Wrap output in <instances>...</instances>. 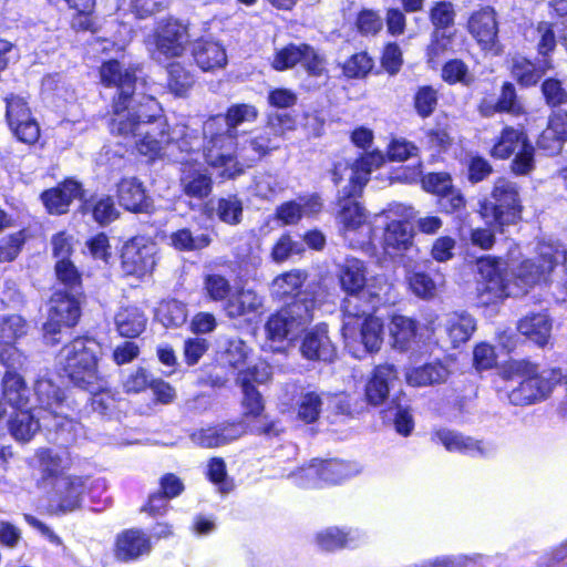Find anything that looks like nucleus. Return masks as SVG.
<instances>
[{
    "instance_id": "obj_1",
    "label": "nucleus",
    "mask_w": 567,
    "mask_h": 567,
    "mask_svg": "<svg viewBox=\"0 0 567 567\" xmlns=\"http://www.w3.org/2000/svg\"><path fill=\"white\" fill-rule=\"evenodd\" d=\"M365 261L348 256L337 265V279L344 297L340 303L341 336L346 346L360 342L368 353H377L383 343V321L377 316L382 297L369 284Z\"/></svg>"
},
{
    "instance_id": "obj_2",
    "label": "nucleus",
    "mask_w": 567,
    "mask_h": 567,
    "mask_svg": "<svg viewBox=\"0 0 567 567\" xmlns=\"http://www.w3.org/2000/svg\"><path fill=\"white\" fill-rule=\"evenodd\" d=\"M54 277L61 287L50 298L51 307L49 316L43 323L45 337L51 339L52 344H58V336L63 328H74L81 318V301L85 299L83 272L72 259L55 260Z\"/></svg>"
},
{
    "instance_id": "obj_3",
    "label": "nucleus",
    "mask_w": 567,
    "mask_h": 567,
    "mask_svg": "<svg viewBox=\"0 0 567 567\" xmlns=\"http://www.w3.org/2000/svg\"><path fill=\"white\" fill-rule=\"evenodd\" d=\"M61 353V371L73 386L92 391L104 381L99 370L102 344L95 338L78 336L63 346Z\"/></svg>"
},
{
    "instance_id": "obj_4",
    "label": "nucleus",
    "mask_w": 567,
    "mask_h": 567,
    "mask_svg": "<svg viewBox=\"0 0 567 567\" xmlns=\"http://www.w3.org/2000/svg\"><path fill=\"white\" fill-rule=\"evenodd\" d=\"M524 209L518 183L501 176L494 181L489 196L478 202L477 214L485 225L503 234L523 220Z\"/></svg>"
},
{
    "instance_id": "obj_5",
    "label": "nucleus",
    "mask_w": 567,
    "mask_h": 567,
    "mask_svg": "<svg viewBox=\"0 0 567 567\" xmlns=\"http://www.w3.org/2000/svg\"><path fill=\"white\" fill-rule=\"evenodd\" d=\"M488 155L495 161L511 159L514 176H527L536 168V148L523 125H503L492 138Z\"/></svg>"
},
{
    "instance_id": "obj_6",
    "label": "nucleus",
    "mask_w": 567,
    "mask_h": 567,
    "mask_svg": "<svg viewBox=\"0 0 567 567\" xmlns=\"http://www.w3.org/2000/svg\"><path fill=\"white\" fill-rule=\"evenodd\" d=\"M205 140L202 155L205 164L218 171L220 181H235L245 173L237 157V137L220 130L218 126L205 125Z\"/></svg>"
},
{
    "instance_id": "obj_7",
    "label": "nucleus",
    "mask_w": 567,
    "mask_h": 567,
    "mask_svg": "<svg viewBox=\"0 0 567 567\" xmlns=\"http://www.w3.org/2000/svg\"><path fill=\"white\" fill-rule=\"evenodd\" d=\"M142 65L132 63L125 66L115 58L107 59L97 69L100 84L106 89H115L111 106L114 115L125 113L134 99L138 74Z\"/></svg>"
},
{
    "instance_id": "obj_8",
    "label": "nucleus",
    "mask_w": 567,
    "mask_h": 567,
    "mask_svg": "<svg viewBox=\"0 0 567 567\" xmlns=\"http://www.w3.org/2000/svg\"><path fill=\"white\" fill-rule=\"evenodd\" d=\"M478 280L476 299L480 306L488 308L503 303L509 296V279L506 261L502 256L482 255L475 259Z\"/></svg>"
},
{
    "instance_id": "obj_9",
    "label": "nucleus",
    "mask_w": 567,
    "mask_h": 567,
    "mask_svg": "<svg viewBox=\"0 0 567 567\" xmlns=\"http://www.w3.org/2000/svg\"><path fill=\"white\" fill-rule=\"evenodd\" d=\"M3 102L6 104L4 121L12 136L28 146L35 145L40 140L41 128L28 97L11 92L3 97Z\"/></svg>"
},
{
    "instance_id": "obj_10",
    "label": "nucleus",
    "mask_w": 567,
    "mask_h": 567,
    "mask_svg": "<svg viewBox=\"0 0 567 567\" xmlns=\"http://www.w3.org/2000/svg\"><path fill=\"white\" fill-rule=\"evenodd\" d=\"M465 29L483 52L501 54L499 21L494 7L485 4L473 10L466 20Z\"/></svg>"
},
{
    "instance_id": "obj_11",
    "label": "nucleus",
    "mask_w": 567,
    "mask_h": 567,
    "mask_svg": "<svg viewBox=\"0 0 567 567\" xmlns=\"http://www.w3.org/2000/svg\"><path fill=\"white\" fill-rule=\"evenodd\" d=\"M561 372L559 369L551 370V377L545 378L538 372L535 363L528 375H525L518 385L508 392V400L513 405L526 406L544 401L549 396L556 383H559Z\"/></svg>"
},
{
    "instance_id": "obj_12",
    "label": "nucleus",
    "mask_w": 567,
    "mask_h": 567,
    "mask_svg": "<svg viewBox=\"0 0 567 567\" xmlns=\"http://www.w3.org/2000/svg\"><path fill=\"white\" fill-rule=\"evenodd\" d=\"M155 246L142 236L128 238L120 249V267L125 277L143 278L156 266Z\"/></svg>"
},
{
    "instance_id": "obj_13",
    "label": "nucleus",
    "mask_w": 567,
    "mask_h": 567,
    "mask_svg": "<svg viewBox=\"0 0 567 567\" xmlns=\"http://www.w3.org/2000/svg\"><path fill=\"white\" fill-rule=\"evenodd\" d=\"M151 37L155 51L165 59L184 55L189 42L188 27L172 16L159 20Z\"/></svg>"
},
{
    "instance_id": "obj_14",
    "label": "nucleus",
    "mask_w": 567,
    "mask_h": 567,
    "mask_svg": "<svg viewBox=\"0 0 567 567\" xmlns=\"http://www.w3.org/2000/svg\"><path fill=\"white\" fill-rule=\"evenodd\" d=\"M299 353L305 360L312 363L334 362L338 350L331 340L329 326L326 322H319L302 332L299 340Z\"/></svg>"
},
{
    "instance_id": "obj_15",
    "label": "nucleus",
    "mask_w": 567,
    "mask_h": 567,
    "mask_svg": "<svg viewBox=\"0 0 567 567\" xmlns=\"http://www.w3.org/2000/svg\"><path fill=\"white\" fill-rule=\"evenodd\" d=\"M0 364L4 367V372H20L23 370L27 357L16 346V341L25 334V322L20 316H9L0 324Z\"/></svg>"
},
{
    "instance_id": "obj_16",
    "label": "nucleus",
    "mask_w": 567,
    "mask_h": 567,
    "mask_svg": "<svg viewBox=\"0 0 567 567\" xmlns=\"http://www.w3.org/2000/svg\"><path fill=\"white\" fill-rule=\"evenodd\" d=\"M153 550L150 534L142 528L130 527L118 532L113 542L112 553L117 563L128 564L148 556Z\"/></svg>"
},
{
    "instance_id": "obj_17",
    "label": "nucleus",
    "mask_w": 567,
    "mask_h": 567,
    "mask_svg": "<svg viewBox=\"0 0 567 567\" xmlns=\"http://www.w3.org/2000/svg\"><path fill=\"white\" fill-rule=\"evenodd\" d=\"M248 434L244 420L235 419L200 427L190 434V440L199 447L216 449L227 445Z\"/></svg>"
},
{
    "instance_id": "obj_18",
    "label": "nucleus",
    "mask_w": 567,
    "mask_h": 567,
    "mask_svg": "<svg viewBox=\"0 0 567 567\" xmlns=\"http://www.w3.org/2000/svg\"><path fill=\"white\" fill-rule=\"evenodd\" d=\"M83 184L75 177H64L55 186L40 193V200L49 215L62 216L70 212L74 199L81 202Z\"/></svg>"
},
{
    "instance_id": "obj_19",
    "label": "nucleus",
    "mask_w": 567,
    "mask_h": 567,
    "mask_svg": "<svg viewBox=\"0 0 567 567\" xmlns=\"http://www.w3.org/2000/svg\"><path fill=\"white\" fill-rule=\"evenodd\" d=\"M353 475L351 463L339 458H313L306 468V477L313 488L339 485Z\"/></svg>"
},
{
    "instance_id": "obj_20",
    "label": "nucleus",
    "mask_w": 567,
    "mask_h": 567,
    "mask_svg": "<svg viewBox=\"0 0 567 567\" xmlns=\"http://www.w3.org/2000/svg\"><path fill=\"white\" fill-rule=\"evenodd\" d=\"M557 258L551 252H542L532 258H525L516 267L514 279L526 290L550 282L551 272L557 267Z\"/></svg>"
},
{
    "instance_id": "obj_21",
    "label": "nucleus",
    "mask_w": 567,
    "mask_h": 567,
    "mask_svg": "<svg viewBox=\"0 0 567 567\" xmlns=\"http://www.w3.org/2000/svg\"><path fill=\"white\" fill-rule=\"evenodd\" d=\"M399 379L398 368L393 363H380L373 367L364 383L363 399L369 409L383 405L389 399L390 386Z\"/></svg>"
},
{
    "instance_id": "obj_22",
    "label": "nucleus",
    "mask_w": 567,
    "mask_h": 567,
    "mask_svg": "<svg viewBox=\"0 0 567 567\" xmlns=\"http://www.w3.org/2000/svg\"><path fill=\"white\" fill-rule=\"evenodd\" d=\"M87 481L89 476L66 475L53 482L51 486L56 511L68 513L79 509L82 506Z\"/></svg>"
},
{
    "instance_id": "obj_23",
    "label": "nucleus",
    "mask_w": 567,
    "mask_h": 567,
    "mask_svg": "<svg viewBox=\"0 0 567 567\" xmlns=\"http://www.w3.org/2000/svg\"><path fill=\"white\" fill-rule=\"evenodd\" d=\"M213 175L204 167L186 163L179 176L181 192L189 199L203 202L210 197L214 190Z\"/></svg>"
},
{
    "instance_id": "obj_24",
    "label": "nucleus",
    "mask_w": 567,
    "mask_h": 567,
    "mask_svg": "<svg viewBox=\"0 0 567 567\" xmlns=\"http://www.w3.org/2000/svg\"><path fill=\"white\" fill-rule=\"evenodd\" d=\"M140 130L141 138L135 143L138 154L154 161L162 154L163 144L169 141V130L165 120L152 116Z\"/></svg>"
},
{
    "instance_id": "obj_25",
    "label": "nucleus",
    "mask_w": 567,
    "mask_h": 567,
    "mask_svg": "<svg viewBox=\"0 0 567 567\" xmlns=\"http://www.w3.org/2000/svg\"><path fill=\"white\" fill-rule=\"evenodd\" d=\"M259 111L254 104L234 103L226 109L225 113L210 115L206 121V126L221 128L225 125L223 131L238 138V126L244 123H252L257 121Z\"/></svg>"
},
{
    "instance_id": "obj_26",
    "label": "nucleus",
    "mask_w": 567,
    "mask_h": 567,
    "mask_svg": "<svg viewBox=\"0 0 567 567\" xmlns=\"http://www.w3.org/2000/svg\"><path fill=\"white\" fill-rule=\"evenodd\" d=\"M477 111L483 117H492L495 114H511L519 116L525 113L514 83L505 81L501 85V92L496 102L482 99L477 104Z\"/></svg>"
},
{
    "instance_id": "obj_27",
    "label": "nucleus",
    "mask_w": 567,
    "mask_h": 567,
    "mask_svg": "<svg viewBox=\"0 0 567 567\" xmlns=\"http://www.w3.org/2000/svg\"><path fill=\"white\" fill-rule=\"evenodd\" d=\"M79 212L83 216L90 215L100 226L110 225L120 216L115 200L111 195H87L85 189L79 205Z\"/></svg>"
},
{
    "instance_id": "obj_28",
    "label": "nucleus",
    "mask_w": 567,
    "mask_h": 567,
    "mask_svg": "<svg viewBox=\"0 0 567 567\" xmlns=\"http://www.w3.org/2000/svg\"><path fill=\"white\" fill-rule=\"evenodd\" d=\"M375 157H378L375 166L379 167L383 162V157L380 153H368L359 156L354 162H351L349 183L342 189L346 199L357 198L362 195L363 188L370 179L372 164Z\"/></svg>"
},
{
    "instance_id": "obj_29",
    "label": "nucleus",
    "mask_w": 567,
    "mask_h": 567,
    "mask_svg": "<svg viewBox=\"0 0 567 567\" xmlns=\"http://www.w3.org/2000/svg\"><path fill=\"white\" fill-rule=\"evenodd\" d=\"M553 69V60H542L537 64L526 56H518L513 59L509 73L520 87L528 89L536 86L542 78Z\"/></svg>"
},
{
    "instance_id": "obj_30",
    "label": "nucleus",
    "mask_w": 567,
    "mask_h": 567,
    "mask_svg": "<svg viewBox=\"0 0 567 567\" xmlns=\"http://www.w3.org/2000/svg\"><path fill=\"white\" fill-rule=\"evenodd\" d=\"M516 328L529 342L545 348L551 336L553 321L545 312H532L520 318Z\"/></svg>"
},
{
    "instance_id": "obj_31",
    "label": "nucleus",
    "mask_w": 567,
    "mask_h": 567,
    "mask_svg": "<svg viewBox=\"0 0 567 567\" xmlns=\"http://www.w3.org/2000/svg\"><path fill=\"white\" fill-rule=\"evenodd\" d=\"M432 440L442 444L449 452H457L461 454H478L485 455L486 450L483 441L475 440L472 436L464 435L461 432L439 429L432 433Z\"/></svg>"
},
{
    "instance_id": "obj_32",
    "label": "nucleus",
    "mask_w": 567,
    "mask_h": 567,
    "mask_svg": "<svg viewBox=\"0 0 567 567\" xmlns=\"http://www.w3.org/2000/svg\"><path fill=\"white\" fill-rule=\"evenodd\" d=\"M120 205L131 213H147L151 207L146 189L136 177L122 178L117 185Z\"/></svg>"
},
{
    "instance_id": "obj_33",
    "label": "nucleus",
    "mask_w": 567,
    "mask_h": 567,
    "mask_svg": "<svg viewBox=\"0 0 567 567\" xmlns=\"http://www.w3.org/2000/svg\"><path fill=\"white\" fill-rule=\"evenodd\" d=\"M204 213L207 217L215 215L220 223L234 227L243 221L244 203L238 194L230 193L218 197L215 208L205 206Z\"/></svg>"
},
{
    "instance_id": "obj_34",
    "label": "nucleus",
    "mask_w": 567,
    "mask_h": 567,
    "mask_svg": "<svg viewBox=\"0 0 567 567\" xmlns=\"http://www.w3.org/2000/svg\"><path fill=\"white\" fill-rule=\"evenodd\" d=\"M192 54L196 64L205 72L223 68L227 62L225 48L212 40H196Z\"/></svg>"
},
{
    "instance_id": "obj_35",
    "label": "nucleus",
    "mask_w": 567,
    "mask_h": 567,
    "mask_svg": "<svg viewBox=\"0 0 567 567\" xmlns=\"http://www.w3.org/2000/svg\"><path fill=\"white\" fill-rule=\"evenodd\" d=\"M8 431L17 442L25 444L40 431V422L31 409H14L8 420Z\"/></svg>"
},
{
    "instance_id": "obj_36",
    "label": "nucleus",
    "mask_w": 567,
    "mask_h": 567,
    "mask_svg": "<svg viewBox=\"0 0 567 567\" xmlns=\"http://www.w3.org/2000/svg\"><path fill=\"white\" fill-rule=\"evenodd\" d=\"M118 336L125 339L138 338L146 329L147 318L136 306L121 308L114 318Z\"/></svg>"
},
{
    "instance_id": "obj_37",
    "label": "nucleus",
    "mask_w": 567,
    "mask_h": 567,
    "mask_svg": "<svg viewBox=\"0 0 567 567\" xmlns=\"http://www.w3.org/2000/svg\"><path fill=\"white\" fill-rule=\"evenodd\" d=\"M385 411L394 412L393 425L398 434L408 437L414 430L410 399L402 390L396 391L386 404Z\"/></svg>"
},
{
    "instance_id": "obj_38",
    "label": "nucleus",
    "mask_w": 567,
    "mask_h": 567,
    "mask_svg": "<svg viewBox=\"0 0 567 567\" xmlns=\"http://www.w3.org/2000/svg\"><path fill=\"white\" fill-rule=\"evenodd\" d=\"M0 388L2 398L13 409L23 408L29 403V388L20 372H4Z\"/></svg>"
},
{
    "instance_id": "obj_39",
    "label": "nucleus",
    "mask_w": 567,
    "mask_h": 567,
    "mask_svg": "<svg viewBox=\"0 0 567 567\" xmlns=\"http://www.w3.org/2000/svg\"><path fill=\"white\" fill-rule=\"evenodd\" d=\"M414 233L406 220H391L384 227L383 247L394 252H405L413 246Z\"/></svg>"
},
{
    "instance_id": "obj_40",
    "label": "nucleus",
    "mask_w": 567,
    "mask_h": 567,
    "mask_svg": "<svg viewBox=\"0 0 567 567\" xmlns=\"http://www.w3.org/2000/svg\"><path fill=\"white\" fill-rule=\"evenodd\" d=\"M449 373L442 362H429L410 369L405 373V380L412 386H427L445 382Z\"/></svg>"
},
{
    "instance_id": "obj_41",
    "label": "nucleus",
    "mask_w": 567,
    "mask_h": 567,
    "mask_svg": "<svg viewBox=\"0 0 567 567\" xmlns=\"http://www.w3.org/2000/svg\"><path fill=\"white\" fill-rule=\"evenodd\" d=\"M419 323L416 320L395 315L390 321V334L393 347L400 351H408L416 342Z\"/></svg>"
},
{
    "instance_id": "obj_42",
    "label": "nucleus",
    "mask_w": 567,
    "mask_h": 567,
    "mask_svg": "<svg viewBox=\"0 0 567 567\" xmlns=\"http://www.w3.org/2000/svg\"><path fill=\"white\" fill-rule=\"evenodd\" d=\"M332 412L347 417H355L370 411L361 393L338 392L331 398Z\"/></svg>"
},
{
    "instance_id": "obj_43",
    "label": "nucleus",
    "mask_w": 567,
    "mask_h": 567,
    "mask_svg": "<svg viewBox=\"0 0 567 567\" xmlns=\"http://www.w3.org/2000/svg\"><path fill=\"white\" fill-rule=\"evenodd\" d=\"M354 540L351 529L338 526L327 527L315 534V542L320 550L332 553L344 549Z\"/></svg>"
},
{
    "instance_id": "obj_44",
    "label": "nucleus",
    "mask_w": 567,
    "mask_h": 567,
    "mask_svg": "<svg viewBox=\"0 0 567 567\" xmlns=\"http://www.w3.org/2000/svg\"><path fill=\"white\" fill-rule=\"evenodd\" d=\"M166 85L176 96H185L195 84V75L185 63L173 61L166 65Z\"/></svg>"
},
{
    "instance_id": "obj_45",
    "label": "nucleus",
    "mask_w": 567,
    "mask_h": 567,
    "mask_svg": "<svg viewBox=\"0 0 567 567\" xmlns=\"http://www.w3.org/2000/svg\"><path fill=\"white\" fill-rule=\"evenodd\" d=\"M34 393L41 406L48 410L62 409L68 395L49 378H39L34 383Z\"/></svg>"
},
{
    "instance_id": "obj_46",
    "label": "nucleus",
    "mask_w": 567,
    "mask_h": 567,
    "mask_svg": "<svg viewBox=\"0 0 567 567\" xmlns=\"http://www.w3.org/2000/svg\"><path fill=\"white\" fill-rule=\"evenodd\" d=\"M35 456L41 466L42 481L49 482L52 485L53 482H58L66 476L65 471L69 468V465L64 464L62 456L54 453L51 449H38Z\"/></svg>"
},
{
    "instance_id": "obj_47",
    "label": "nucleus",
    "mask_w": 567,
    "mask_h": 567,
    "mask_svg": "<svg viewBox=\"0 0 567 567\" xmlns=\"http://www.w3.org/2000/svg\"><path fill=\"white\" fill-rule=\"evenodd\" d=\"M155 318L165 328H179L186 323L188 310L186 305L177 299L162 300L156 308Z\"/></svg>"
},
{
    "instance_id": "obj_48",
    "label": "nucleus",
    "mask_w": 567,
    "mask_h": 567,
    "mask_svg": "<svg viewBox=\"0 0 567 567\" xmlns=\"http://www.w3.org/2000/svg\"><path fill=\"white\" fill-rule=\"evenodd\" d=\"M280 309L299 328L312 320L315 299L309 297V293L299 295L285 302Z\"/></svg>"
},
{
    "instance_id": "obj_49",
    "label": "nucleus",
    "mask_w": 567,
    "mask_h": 567,
    "mask_svg": "<svg viewBox=\"0 0 567 567\" xmlns=\"http://www.w3.org/2000/svg\"><path fill=\"white\" fill-rule=\"evenodd\" d=\"M272 379V367L267 359L257 358L237 372L235 382L237 385H244L247 381L249 385L266 384Z\"/></svg>"
},
{
    "instance_id": "obj_50",
    "label": "nucleus",
    "mask_w": 567,
    "mask_h": 567,
    "mask_svg": "<svg viewBox=\"0 0 567 567\" xmlns=\"http://www.w3.org/2000/svg\"><path fill=\"white\" fill-rule=\"evenodd\" d=\"M476 330V321L470 313L455 315L446 326L447 337L453 349L467 342Z\"/></svg>"
},
{
    "instance_id": "obj_51",
    "label": "nucleus",
    "mask_w": 567,
    "mask_h": 567,
    "mask_svg": "<svg viewBox=\"0 0 567 567\" xmlns=\"http://www.w3.org/2000/svg\"><path fill=\"white\" fill-rule=\"evenodd\" d=\"M278 148L279 146L272 141L271 133L264 131L246 140L243 151L246 154V159L252 165L262 161Z\"/></svg>"
},
{
    "instance_id": "obj_52",
    "label": "nucleus",
    "mask_w": 567,
    "mask_h": 567,
    "mask_svg": "<svg viewBox=\"0 0 567 567\" xmlns=\"http://www.w3.org/2000/svg\"><path fill=\"white\" fill-rule=\"evenodd\" d=\"M91 396L90 405L94 412L102 415L112 413L117 409L120 402V392L116 389L105 385V380L100 384H95L92 391H87Z\"/></svg>"
},
{
    "instance_id": "obj_53",
    "label": "nucleus",
    "mask_w": 567,
    "mask_h": 567,
    "mask_svg": "<svg viewBox=\"0 0 567 567\" xmlns=\"http://www.w3.org/2000/svg\"><path fill=\"white\" fill-rule=\"evenodd\" d=\"M432 30L447 31L455 25L456 10L450 0L433 1L427 11Z\"/></svg>"
},
{
    "instance_id": "obj_54",
    "label": "nucleus",
    "mask_w": 567,
    "mask_h": 567,
    "mask_svg": "<svg viewBox=\"0 0 567 567\" xmlns=\"http://www.w3.org/2000/svg\"><path fill=\"white\" fill-rule=\"evenodd\" d=\"M374 68V59L367 52L351 54L341 65L342 75L348 80H363Z\"/></svg>"
},
{
    "instance_id": "obj_55",
    "label": "nucleus",
    "mask_w": 567,
    "mask_h": 567,
    "mask_svg": "<svg viewBox=\"0 0 567 567\" xmlns=\"http://www.w3.org/2000/svg\"><path fill=\"white\" fill-rule=\"evenodd\" d=\"M439 90L432 84L419 85L414 91L412 104L421 118H429L439 106Z\"/></svg>"
},
{
    "instance_id": "obj_56",
    "label": "nucleus",
    "mask_w": 567,
    "mask_h": 567,
    "mask_svg": "<svg viewBox=\"0 0 567 567\" xmlns=\"http://www.w3.org/2000/svg\"><path fill=\"white\" fill-rule=\"evenodd\" d=\"M455 32L432 30L430 41L425 48L427 64L434 66L452 50Z\"/></svg>"
},
{
    "instance_id": "obj_57",
    "label": "nucleus",
    "mask_w": 567,
    "mask_h": 567,
    "mask_svg": "<svg viewBox=\"0 0 567 567\" xmlns=\"http://www.w3.org/2000/svg\"><path fill=\"white\" fill-rule=\"evenodd\" d=\"M243 392L241 399V419L240 420H257L262 416L265 412V400L256 385H249L246 381L244 385H238Z\"/></svg>"
},
{
    "instance_id": "obj_58",
    "label": "nucleus",
    "mask_w": 567,
    "mask_h": 567,
    "mask_svg": "<svg viewBox=\"0 0 567 567\" xmlns=\"http://www.w3.org/2000/svg\"><path fill=\"white\" fill-rule=\"evenodd\" d=\"M306 45V42L299 44L290 42L277 50L270 62L271 69L277 72L293 69L301 62Z\"/></svg>"
},
{
    "instance_id": "obj_59",
    "label": "nucleus",
    "mask_w": 567,
    "mask_h": 567,
    "mask_svg": "<svg viewBox=\"0 0 567 567\" xmlns=\"http://www.w3.org/2000/svg\"><path fill=\"white\" fill-rule=\"evenodd\" d=\"M441 79L449 85L461 84L470 86L474 82L468 65L458 58L447 60L441 69Z\"/></svg>"
},
{
    "instance_id": "obj_60",
    "label": "nucleus",
    "mask_w": 567,
    "mask_h": 567,
    "mask_svg": "<svg viewBox=\"0 0 567 567\" xmlns=\"http://www.w3.org/2000/svg\"><path fill=\"white\" fill-rule=\"evenodd\" d=\"M297 329L293 322L279 308L271 313L265 324L266 337L274 342H282Z\"/></svg>"
},
{
    "instance_id": "obj_61",
    "label": "nucleus",
    "mask_w": 567,
    "mask_h": 567,
    "mask_svg": "<svg viewBox=\"0 0 567 567\" xmlns=\"http://www.w3.org/2000/svg\"><path fill=\"white\" fill-rule=\"evenodd\" d=\"M303 282L302 274L299 270H291L276 277L274 285L280 298H295L308 293L302 290Z\"/></svg>"
},
{
    "instance_id": "obj_62",
    "label": "nucleus",
    "mask_w": 567,
    "mask_h": 567,
    "mask_svg": "<svg viewBox=\"0 0 567 567\" xmlns=\"http://www.w3.org/2000/svg\"><path fill=\"white\" fill-rule=\"evenodd\" d=\"M342 205L338 212V220L344 230H357L364 224V212L354 198L346 199L342 196Z\"/></svg>"
},
{
    "instance_id": "obj_63",
    "label": "nucleus",
    "mask_w": 567,
    "mask_h": 567,
    "mask_svg": "<svg viewBox=\"0 0 567 567\" xmlns=\"http://www.w3.org/2000/svg\"><path fill=\"white\" fill-rule=\"evenodd\" d=\"M251 353V348L244 340H229L224 351L225 364L239 372L248 363Z\"/></svg>"
},
{
    "instance_id": "obj_64",
    "label": "nucleus",
    "mask_w": 567,
    "mask_h": 567,
    "mask_svg": "<svg viewBox=\"0 0 567 567\" xmlns=\"http://www.w3.org/2000/svg\"><path fill=\"white\" fill-rule=\"evenodd\" d=\"M258 308L256 296L251 291L240 290L228 298L226 311L230 318H238L251 312Z\"/></svg>"
}]
</instances>
